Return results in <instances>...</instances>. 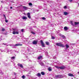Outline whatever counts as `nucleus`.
Listing matches in <instances>:
<instances>
[{"label": "nucleus", "mask_w": 79, "mask_h": 79, "mask_svg": "<svg viewBox=\"0 0 79 79\" xmlns=\"http://www.w3.org/2000/svg\"><path fill=\"white\" fill-rule=\"evenodd\" d=\"M10 9H12V8H13V7L11 6V7H10Z\"/></svg>", "instance_id": "obj_46"}, {"label": "nucleus", "mask_w": 79, "mask_h": 79, "mask_svg": "<svg viewBox=\"0 0 79 79\" xmlns=\"http://www.w3.org/2000/svg\"><path fill=\"white\" fill-rule=\"evenodd\" d=\"M40 73H38L37 74H36V76H38V77H39V76H40Z\"/></svg>", "instance_id": "obj_17"}, {"label": "nucleus", "mask_w": 79, "mask_h": 79, "mask_svg": "<svg viewBox=\"0 0 79 79\" xmlns=\"http://www.w3.org/2000/svg\"><path fill=\"white\" fill-rule=\"evenodd\" d=\"M45 43L46 45H49V44H50V43L48 42H46Z\"/></svg>", "instance_id": "obj_21"}, {"label": "nucleus", "mask_w": 79, "mask_h": 79, "mask_svg": "<svg viewBox=\"0 0 79 79\" xmlns=\"http://www.w3.org/2000/svg\"><path fill=\"white\" fill-rule=\"evenodd\" d=\"M65 47H66V48H67V49H68V48H69V46L67 44H66L65 45Z\"/></svg>", "instance_id": "obj_13"}, {"label": "nucleus", "mask_w": 79, "mask_h": 79, "mask_svg": "<svg viewBox=\"0 0 79 79\" xmlns=\"http://www.w3.org/2000/svg\"><path fill=\"white\" fill-rule=\"evenodd\" d=\"M13 31H18V29H16V28H15V29H13Z\"/></svg>", "instance_id": "obj_22"}, {"label": "nucleus", "mask_w": 79, "mask_h": 79, "mask_svg": "<svg viewBox=\"0 0 79 79\" xmlns=\"http://www.w3.org/2000/svg\"><path fill=\"white\" fill-rule=\"evenodd\" d=\"M78 74H79V72H78Z\"/></svg>", "instance_id": "obj_55"}, {"label": "nucleus", "mask_w": 79, "mask_h": 79, "mask_svg": "<svg viewBox=\"0 0 79 79\" xmlns=\"http://www.w3.org/2000/svg\"><path fill=\"white\" fill-rule=\"evenodd\" d=\"M78 6H79V4H78Z\"/></svg>", "instance_id": "obj_56"}, {"label": "nucleus", "mask_w": 79, "mask_h": 79, "mask_svg": "<svg viewBox=\"0 0 79 79\" xmlns=\"http://www.w3.org/2000/svg\"><path fill=\"white\" fill-rule=\"evenodd\" d=\"M32 43L33 45H37V41L34 40L32 42Z\"/></svg>", "instance_id": "obj_6"}, {"label": "nucleus", "mask_w": 79, "mask_h": 79, "mask_svg": "<svg viewBox=\"0 0 79 79\" xmlns=\"http://www.w3.org/2000/svg\"><path fill=\"white\" fill-rule=\"evenodd\" d=\"M64 30H65L66 31H67V30H68V27H64Z\"/></svg>", "instance_id": "obj_16"}, {"label": "nucleus", "mask_w": 79, "mask_h": 79, "mask_svg": "<svg viewBox=\"0 0 79 79\" xmlns=\"http://www.w3.org/2000/svg\"><path fill=\"white\" fill-rule=\"evenodd\" d=\"M15 56L12 57H11V59H12V60H14L15 59Z\"/></svg>", "instance_id": "obj_28"}, {"label": "nucleus", "mask_w": 79, "mask_h": 79, "mask_svg": "<svg viewBox=\"0 0 79 79\" xmlns=\"http://www.w3.org/2000/svg\"><path fill=\"white\" fill-rule=\"evenodd\" d=\"M12 34H16V32L15 31H13Z\"/></svg>", "instance_id": "obj_27"}, {"label": "nucleus", "mask_w": 79, "mask_h": 79, "mask_svg": "<svg viewBox=\"0 0 79 79\" xmlns=\"http://www.w3.org/2000/svg\"><path fill=\"white\" fill-rule=\"evenodd\" d=\"M27 76H29L28 75H27Z\"/></svg>", "instance_id": "obj_50"}, {"label": "nucleus", "mask_w": 79, "mask_h": 79, "mask_svg": "<svg viewBox=\"0 0 79 79\" xmlns=\"http://www.w3.org/2000/svg\"><path fill=\"white\" fill-rule=\"evenodd\" d=\"M16 73H14V75H16Z\"/></svg>", "instance_id": "obj_44"}, {"label": "nucleus", "mask_w": 79, "mask_h": 79, "mask_svg": "<svg viewBox=\"0 0 79 79\" xmlns=\"http://www.w3.org/2000/svg\"><path fill=\"white\" fill-rule=\"evenodd\" d=\"M17 66H19V67H20L21 68H23V66L22 64H20V63H18L17 64Z\"/></svg>", "instance_id": "obj_5"}, {"label": "nucleus", "mask_w": 79, "mask_h": 79, "mask_svg": "<svg viewBox=\"0 0 79 79\" xmlns=\"http://www.w3.org/2000/svg\"><path fill=\"white\" fill-rule=\"evenodd\" d=\"M27 15L28 18L29 19L31 18V13H28Z\"/></svg>", "instance_id": "obj_7"}, {"label": "nucleus", "mask_w": 79, "mask_h": 79, "mask_svg": "<svg viewBox=\"0 0 79 79\" xmlns=\"http://www.w3.org/2000/svg\"><path fill=\"white\" fill-rule=\"evenodd\" d=\"M56 78H59V79H61V78H63L64 76L61 75H56Z\"/></svg>", "instance_id": "obj_3"}, {"label": "nucleus", "mask_w": 79, "mask_h": 79, "mask_svg": "<svg viewBox=\"0 0 79 79\" xmlns=\"http://www.w3.org/2000/svg\"><path fill=\"white\" fill-rule=\"evenodd\" d=\"M56 45L59 46V47H64V44H61V43H57L56 44Z\"/></svg>", "instance_id": "obj_1"}, {"label": "nucleus", "mask_w": 79, "mask_h": 79, "mask_svg": "<svg viewBox=\"0 0 79 79\" xmlns=\"http://www.w3.org/2000/svg\"><path fill=\"white\" fill-rule=\"evenodd\" d=\"M15 33L16 34H19V32L16 31V32H15Z\"/></svg>", "instance_id": "obj_37"}, {"label": "nucleus", "mask_w": 79, "mask_h": 79, "mask_svg": "<svg viewBox=\"0 0 79 79\" xmlns=\"http://www.w3.org/2000/svg\"><path fill=\"white\" fill-rule=\"evenodd\" d=\"M61 37H62V38H63V39H64V38H65V36L63 35H62Z\"/></svg>", "instance_id": "obj_33"}, {"label": "nucleus", "mask_w": 79, "mask_h": 79, "mask_svg": "<svg viewBox=\"0 0 79 79\" xmlns=\"http://www.w3.org/2000/svg\"><path fill=\"white\" fill-rule=\"evenodd\" d=\"M5 18V20H6V17H4Z\"/></svg>", "instance_id": "obj_47"}, {"label": "nucleus", "mask_w": 79, "mask_h": 79, "mask_svg": "<svg viewBox=\"0 0 79 79\" xmlns=\"http://www.w3.org/2000/svg\"><path fill=\"white\" fill-rule=\"evenodd\" d=\"M27 49L28 50V49H29V48H27Z\"/></svg>", "instance_id": "obj_52"}, {"label": "nucleus", "mask_w": 79, "mask_h": 79, "mask_svg": "<svg viewBox=\"0 0 79 79\" xmlns=\"http://www.w3.org/2000/svg\"><path fill=\"white\" fill-rule=\"evenodd\" d=\"M23 8L24 10H27V7L23 6Z\"/></svg>", "instance_id": "obj_12"}, {"label": "nucleus", "mask_w": 79, "mask_h": 79, "mask_svg": "<svg viewBox=\"0 0 79 79\" xmlns=\"http://www.w3.org/2000/svg\"><path fill=\"white\" fill-rule=\"evenodd\" d=\"M42 56H39V57H38V60H40V59H42Z\"/></svg>", "instance_id": "obj_14"}, {"label": "nucleus", "mask_w": 79, "mask_h": 79, "mask_svg": "<svg viewBox=\"0 0 79 79\" xmlns=\"http://www.w3.org/2000/svg\"><path fill=\"white\" fill-rule=\"evenodd\" d=\"M23 45L22 44H16L15 45L13 44V47L14 48H16L17 47V46H22Z\"/></svg>", "instance_id": "obj_2"}, {"label": "nucleus", "mask_w": 79, "mask_h": 79, "mask_svg": "<svg viewBox=\"0 0 79 79\" xmlns=\"http://www.w3.org/2000/svg\"><path fill=\"white\" fill-rule=\"evenodd\" d=\"M59 36H60V37H61V36H62V35L61 34H59Z\"/></svg>", "instance_id": "obj_38"}, {"label": "nucleus", "mask_w": 79, "mask_h": 79, "mask_svg": "<svg viewBox=\"0 0 79 79\" xmlns=\"http://www.w3.org/2000/svg\"><path fill=\"white\" fill-rule=\"evenodd\" d=\"M22 77L23 79H25V77H25V76H24V75H23V76H22Z\"/></svg>", "instance_id": "obj_24"}, {"label": "nucleus", "mask_w": 79, "mask_h": 79, "mask_svg": "<svg viewBox=\"0 0 79 79\" xmlns=\"http://www.w3.org/2000/svg\"><path fill=\"white\" fill-rule=\"evenodd\" d=\"M42 19L43 20H45V18L44 17H43L42 18Z\"/></svg>", "instance_id": "obj_35"}, {"label": "nucleus", "mask_w": 79, "mask_h": 79, "mask_svg": "<svg viewBox=\"0 0 79 79\" xmlns=\"http://www.w3.org/2000/svg\"><path fill=\"white\" fill-rule=\"evenodd\" d=\"M1 51L2 52H3V51H2V49H1Z\"/></svg>", "instance_id": "obj_48"}, {"label": "nucleus", "mask_w": 79, "mask_h": 79, "mask_svg": "<svg viewBox=\"0 0 79 79\" xmlns=\"http://www.w3.org/2000/svg\"><path fill=\"white\" fill-rule=\"evenodd\" d=\"M2 1H1V3H2Z\"/></svg>", "instance_id": "obj_54"}, {"label": "nucleus", "mask_w": 79, "mask_h": 79, "mask_svg": "<svg viewBox=\"0 0 79 79\" xmlns=\"http://www.w3.org/2000/svg\"><path fill=\"white\" fill-rule=\"evenodd\" d=\"M65 68V67L64 66H62L60 67V69H63Z\"/></svg>", "instance_id": "obj_9"}, {"label": "nucleus", "mask_w": 79, "mask_h": 79, "mask_svg": "<svg viewBox=\"0 0 79 79\" xmlns=\"http://www.w3.org/2000/svg\"><path fill=\"white\" fill-rule=\"evenodd\" d=\"M3 16L4 17V18L6 17V16H5V14L3 15Z\"/></svg>", "instance_id": "obj_43"}, {"label": "nucleus", "mask_w": 79, "mask_h": 79, "mask_svg": "<svg viewBox=\"0 0 79 79\" xmlns=\"http://www.w3.org/2000/svg\"><path fill=\"white\" fill-rule=\"evenodd\" d=\"M79 24V22H75V25H77V24Z\"/></svg>", "instance_id": "obj_18"}, {"label": "nucleus", "mask_w": 79, "mask_h": 79, "mask_svg": "<svg viewBox=\"0 0 79 79\" xmlns=\"http://www.w3.org/2000/svg\"><path fill=\"white\" fill-rule=\"evenodd\" d=\"M64 15L66 16V15H68V13L66 11H65L64 12Z\"/></svg>", "instance_id": "obj_10"}, {"label": "nucleus", "mask_w": 79, "mask_h": 79, "mask_svg": "<svg viewBox=\"0 0 79 79\" xmlns=\"http://www.w3.org/2000/svg\"><path fill=\"white\" fill-rule=\"evenodd\" d=\"M41 44L42 46L43 47H45V44L44 43V42L42 41V40H40Z\"/></svg>", "instance_id": "obj_4"}, {"label": "nucleus", "mask_w": 79, "mask_h": 79, "mask_svg": "<svg viewBox=\"0 0 79 79\" xmlns=\"http://www.w3.org/2000/svg\"><path fill=\"white\" fill-rule=\"evenodd\" d=\"M45 53H47V54L48 53V52H46Z\"/></svg>", "instance_id": "obj_49"}, {"label": "nucleus", "mask_w": 79, "mask_h": 79, "mask_svg": "<svg viewBox=\"0 0 79 79\" xmlns=\"http://www.w3.org/2000/svg\"><path fill=\"white\" fill-rule=\"evenodd\" d=\"M41 74H42V75H44V74H45V73H44V72H41Z\"/></svg>", "instance_id": "obj_23"}, {"label": "nucleus", "mask_w": 79, "mask_h": 79, "mask_svg": "<svg viewBox=\"0 0 79 79\" xmlns=\"http://www.w3.org/2000/svg\"><path fill=\"white\" fill-rule=\"evenodd\" d=\"M68 76H70V77H74V75L72 73H68Z\"/></svg>", "instance_id": "obj_8"}, {"label": "nucleus", "mask_w": 79, "mask_h": 79, "mask_svg": "<svg viewBox=\"0 0 79 79\" xmlns=\"http://www.w3.org/2000/svg\"><path fill=\"white\" fill-rule=\"evenodd\" d=\"M22 19H27V17L25 16H23L22 17Z\"/></svg>", "instance_id": "obj_11"}, {"label": "nucleus", "mask_w": 79, "mask_h": 79, "mask_svg": "<svg viewBox=\"0 0 79 79\" xmlns=\"http://www.w3.org/2000/svg\"><path fill=\"white\" fill-rule=\"evenodd\" d=\"M69 2H73V0H69Z\"/></svg>", "instance_id": "obj_39"}, {"label": "nucleus", "mask_w": 79, "mask_h": 79, "mask_svg": "<svg viewBox=\"0 0 79 79\" xmlns=\"http://www.w3.org/2000/svg\"><path fill=\"white\" fill-rule=\"evenodd\" d=\"M6 46H8V45H6Z\"/></svg>", "instance_id": "obj_53"}, {"label": "nucleus", "mask_w": 79, "mask_h": 79, "mask_svg": "<svg viewBox=\"0 0 79 79\" xmlns=\"http://www.w3.org/2000/svg\"><path fill=\"white\" fill-rule=\"evenodd\" d=\"M55 68H57V69H60V67L57 66H55Z\"/></svg>", "instance_id": "obj_19"}, {"label": "nucleus", "mask_w": 79, "mask_h": 79, "mask_svg": "<svg viewBox=\"0 0 79 79\" xmlns=\"http://www.w3.org/2000/svg\"><path fill=\"white\" fill-rule=\"evenodd\" d=\"M16 39L18 40V39H19V38H16Z\"/></svg>", "instance_id": "obj_45"}, {"label": "nucleus", "mask_w": 79, "mask_h": 79, "mask_svg": "<svg viewBox=\"0 0 79 79\" xmlns=\"http://www.w3.org/2000/svg\"><path fill=\"white\" fill-rule=\"evenodd\" d=\"M8 21L7 19L5 20V22H6V23H8Z\"/></svg>", "instance_id": "obj_36"}, {"label": "nucleus", "mask_w": 79, "mask_h": 79, "mask_svg": "<svg viewBox=\"0 0 79 79\" xmlns=\"http://www.w3.org/2000/svg\"><path fill=\"white\" fill-rule=\"evenodd\" d=\"M2 44H3L4 45H6V44H4V43H2Z\"/></svg>", "instance_id": "obj_42"}, {"label": "nucleus", "mask_w": 79, "mask_h": 79, "mask_svg": "<svg viewBox=\"0 0 79 79\" xmlns=\"http://www.w3.org/2000/svg\"><path fill=\"white\" fill-rule=\"evenodd\" d=\"M21 32H23V31H24V30L23 29H22L21 30Z\"/></svg>", "instance_id": "obj_40"}, {"label": "nucleus", "mask_w": 79, "mask_h": 79, "mask_svg": "<svg viewBox=\"0 0 79 79\" xmlns=\"http://www.w3.org/2000/svg\"><path fill=\"white\" fill-rule=\"evenodd\" d=\"M52 39H55V37H53V36H52Z\"/></svg>", "instance_id": "obj_34"}, {"label": "nucleus", "mask_w": 79, "mask_h": 79, "mask_svg": "<svg viewBox=\"0 0 79 79\" xmlns=\"http://www.w3.org/2000/svg\"><path fill=\"white\" fill-rule=\"evenodd\" d=\"M11 51H12V50H11Z\"/></svg>", "instance_id": "obj_58"}, {"label": "nucleus", "mask_w": 79, "mask_h": 79, "mask_svg": "<svg viewBox=\"0 0 79 79\" xmlns=\"http://www.w3.org/2000/svg\"><path fill=\"white\" fill-rule=\"evenodd\" d=\"M71 23L72 24V25H73V22L72 21H70Z\"/></svg>", "instance_id": "obj_30"}, {"label": "nucleus", "mask_w": 79, "mask_h": 79, "mask_svg": "<svg viewBox=\"0 0 79 79\" xmlns=\"http://www.w3.org/2000/svg\"><path fill=\"white\" fill-rule=\"evenodd\" d=\"M0 74H2H2H3V72H2V71L0 70Z\"/></svg>", "instance_id": "obj_25"}, {"label": "nucleus", "mask_w": 79, "mask_h": 79, "mask_svg": "<svg viewBox=\"0 0 79 79\" xmlns=\"http://www.w3.org/2000/svg\"><path fill=\"white\" fill-rule=\"evenodd\" d=\"M36 11L37 12V11H39V10H36Z\"/></svg>", "instance_id": "obj_51"}, {"label": "nucleus", "mask_w": 79, "mask_h": 79, "mask_svg": "<svg viewBox=\"0 0 79 79\" xmlns=\"http://www.w3.org/2000/svg\"><path fill=\"white\" fill-rule=\"evenodd\" d=\"M40 64L41 66H44V63H43V62H40Z\"/></svg>", "instance_id": "obj_15"}, {"label": "nucleus", "mask_w": 79, "mask_h": 79, "mask_svg": "<svg viewBox=\"0 0 79 79\" xmlns=\"http://www.w3.org/2000/svg\"><path fill=\"white\" fill-rule=\"evenodd\" d=\"M29 6H32V3L30 2L29 3Z\"/></svg>", "instance_id": "obj_26"}, {"label": "nucleus", "mask_w": 79, "mask_h": 79, "mask_svg": "<svg viewBox=\"0 0 79 79\" xmlns=\"http://www.w3.org/2000/svg\"><path fill=\"white\" fill-rule=\"evenodd\" d=\"M48 70L49 71H52V69L51 68V67H49L48 68Z\"/></svg>", "instance_id": "obj_20"}, {"label": "nucleus", "mask_w": 79, "mask_h": 79, "mask_svg": "<svg viewBox=\"0 0 79 79\" xmlns=\"http://www.w3.org/2000/svg\"><path fill=\"white\" fill-rule=\"evenodd\" d=\"M31 34H35V32H33V31H31Z\"/></svg>", "instance_id": "obj_29"}, {"label": "nucleus", "mask_w": 79, "mask_h": 79, "mask_svg": "<svg viewBox=\"0 0 79 79\" xmlns=\"http://www.w3.org/2000/svg\"><path fill=\"white\" fill-rule=\"evenodd\" d=\"M4 31H5V29L3 28H2V32H4Z\"/></svg>", "instance_id": "obj_31"}, {"label": "nucleus", "mask_w": 79, "mask_h": 79, "mask_svg": "<svg viewBox=\"0 0 79 79\" xmlns=\"http://www.w3.org/2000/svg\"><path fill=\"white\" fill-rule=\"evenodd\" d=\"M13 44H10V46H11V47H13Z\"/></svg>", "instance_id": "obj_41"}, {"label": "nucleus", "mask_w": 79, "mask_h": 79, "mask_svg": "<svg viewBox=\"0 0 79 79\" xmlns=\"http://www.w3.org/2000/svg\"><path fill=\"white\" fill-rule=\"evenodd\" d=\"M17 53H18V52H17Z\"/></svg>", "instance_id": "obj_57"}, {"label": "nucleus", "mask_w": 79, "mask_h": 79, "mask_svg": "<svg viewBox=\"0 0 79 79\" xmlns=\"http://www.w3.org/2000/svg\"><path fill=\"white\" fill-rule=\"evenodd\" d=\"M64 9H66L67 8V6H64Z\"/></svg>", "instance_id": "obj_32"}]
</instances>
